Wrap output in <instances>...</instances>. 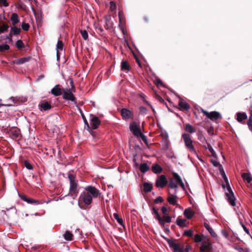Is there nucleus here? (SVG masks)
Masks as SVG:
<instances>
[{
  "label": "nucleus",
  "instance_id": "nucleus-47",
  "mask_svg": "<svg viewBox=\"0 0 252 252\" xmlns=\"http://www.w3.org/2000/svg\"><path fill=\"white\" fill-rule=\"evenodd\" d=\"M202 240V237L199 234H196L194 237V241L196 243L201 242Z\"/></svg>",
  "mask_w": 252,
  "mask_h": 252
},
{
  "label": "nucleus",
  "instance_id": "nucleus-41",
  "mask_svg": "<svg viewBox=\"0 0 252 252\" xmlns=\"http://www.w3.org/2000/svg\"><path fill=\"white\" fill-rule=\"evenodd\" d=\"M12 135L13 137L18 138L20 136V131L18 129L14 130L11 131Z\"/></svg>",
  "mask_w": 252,
  "mask_h": 252
},
{
  "label": "nucleus",
  "instance_id": "nucleus-7",
  "mask_svg": "<svg viewBox=\"0 0 252 252\" xmlns=\"http://www.w3.org/2000/svg\"><path fill=\"white\" fill-rule=\"evenodd\" d=\"M202 112L209 119L213 121H216L218 119H221L222 116L221 114L217 111H212L208 112L207 111L202 109Z\"/></svg>",
  "mask_w": 252,
  "mask_h": 252
},
{
  "label": "nucleus",
  "instance_id": "nucleus-44",
  "mask_svg": "<svg viewBox=\"0 0 252 252\" xmlns=\"http://www.w3.org/2000/svg\"><path fill=\"white\" fill-rule=\"evenodd\" d=\"M10 47L8 45L4 44L0 45V51L1 52L8 50Z\"/></svg>",
  "mask_w": 252,
  "mask_h": 252
},
{
  "label": "nucleus",
  "instance_id": "nucleus-2",
  "mask_svg": "<svg viewBox=\"0 0 252 252\" xmlns=\"http://www.w3.org/2000/svg\"><path fill=\"white\" fill-rule=\"evenodd\" d=\"M68 178L70 183L69 193L71 194L72 197L74 199L78 193L77 190L78 184L74 175L69 174L68 176Z\"/></svg>",
  "mask_w": 252,
  "mask_h": 252
},
{
  "label": "nucleus",
  "instance_id": "nucleus-14",
  "mask_svg": "<svg viewBox=\"0 0 252 252\" xmlns=\"http://www.w3.org/2000/svg\"><path fill=\"white\" fill-rule=\"evenodd\" d=\"M121 115L125 119H133V112L127 108H123L121 111Z\"/></svg>",
  "mask_w": 252,
  "mask_h": 252
},
{
  "label": "nucleus",
  "instance_id": "nucleus-51",
  "mask_svg": "<svg viewBox=\"0 0 252 252\" xmlns=\"http://www.w3.org/2000/svg\"><path fill=\"white\" fill-rule=\"evenodd\" d=\"M156 84L157 86H163L162 81L159 78H156Z\"/></svg>",
  "mask_w": 252,
  "mask_h": 252
},
{
  "label": "nucleus",
  "instance_id": "nucleus-27",
  "mask_svg": "<svg viewBox=\"0 0 252 252\" xmlns=\"http://www.w3.org/2000/svg\"><path fill=\"white\" fill-rule=\"evenodd\" d=\"M144 191L145 193L150 192L153 188L152 184L148 182H145L143 184Z\"/></svg>",
  "mask_w": 252,
  "mask_h": 252
},
{
  "label": "nucleus",
  "instance_id": "nucleus-6",
  "mask_svg": "<svg viewBox=\"0 0 252 252\" xmlns=\"http://www.w3.org/2000/svg\"><path fill=\"white\" fill-rule=\"evenodd\" d=\"M182 138L184 140L185 144L187 148L192 153H195V148L192 144V141L191 139L190 136L187 133L182 134Z\"/></svg>",
  "mask_w": 252,
  "mask_h": 252
},
{
  "label": "nucleus",
  "instance_id": "nucleus-30",
  "mask_svg": "<svg viewBox=\"0 0 252 252\" xmlns=\"http://www.w3.org/2000/svg\"><path fill=\"white\" fill-rule=\"evenodd\" d=\"M139 168H140V171L143 173H146L150 169L149 167L148 166L147 164L146 163H141L140 165Z\"/></svg>",
  "mask_w": 252,
  "mask_h": 252
},
{
  "label": "nucleus",
  "instance_id": "nucleus-35",
  "mask_svg": "<svg viewBox=\"0 0 252 252\" xmlns=\"http://www.w3.org/2000/svg\"><path fill=\"white\" fill-rule=\"evenodd\" d=\"M185 130L186 131L189 132L190 133H193L195 132V130L192 126L189 124H187L185 125Z\"/></svg>",
  "mask_w": 252,
  "mask_h": 252
},
{
  "label": "nucleus",
  "instance_id": "nucleus-64",
  "mask_svg": "<svg viewBox=\"0 0 252 252\" xmlns=\"http://www.w3.org/2000/svg\"><path fill=\"white\" fill-rule=\"evenodd\" d=\"M161 210L162 213L164 215L166 214L167 211V208L165 206H162L161 208Z\"/></svg>",
  "mask_w": 252,
  "mask_h": 252
},
{
  "label": "nucleus",
  "instance_id": "nucleus-49",
  "mask_svg": "<svg viewBox=\"0 0 252 252\" xmlns=\"http://www.w3.org/2000/svg\"><path fill=\"white\" fill-rule=\"evenodd\" d=\"M198 139L202 143L206 142V139L202 133H199L198 135Z\"/></svg>",
  "mask_w": 252,
  "mask_h": 252
},
{
  "label": "nucleus",
  "instance_id": "nucleus-8",
  "mask_svg": "<svg viewBox=\"0 0 252 252\" xmlns=\"http://www.w3.org/2000/svg\"><path fill=\"white\" fill-rule=\"evenodd\" d=\"M85 190L94 198H97L101 195L100 191L95 187L92 186H88L85 187Z\"/></svg>",
  "mask_w": 252,
  "mask_h": 252
},
{
  "label": "nucleus",
  "instance_id": "nucleus-24",
  "mask_svg": "<svg viewBox=\"0 0 252 252\" xmlns=\"http://www.w3.org/2000/svg\"><path fill=\"white\" fill-rule=\"evenodd\" d=\"M30 59L31 57H24L15 60L14 63L17 64H21L29 62Z\"/></svg>",
  "mask_w": 252,
  "mask_h": 252
},
{
  "label": "nucleus",
  "instance_id": "nucleus-20",
  "mask_svg": "<svg viewBox=\"0 0 252 252\" xmlns=\"http://www.w3.org/2000/svg\"><path fill=\"white\" fill-rule=\"evenodd\" d=\"M39 107L44 111L49 110L52 108L51 105L47 101H43L40 103Z\"/></svg>",
  "mask_w": 252,
  "mask_h": 252
},
{
  "label": "nucleus",
  "instance_id": "nucleus-40",
  "mask_svg": "<svg viewBox=\"0 0 252 252\" xmlns=\"http://www.w3.org/2000/svg\"><path fill=\"white\" fill-rule=\"evenodd\" d=\"M207 148L208 149L209 152L212 154V155L213 156V157H215L216 156V152L214 151V150L213 149V147L210 145V144L207 143Z\"/></svg>",
  "mask_w": 252,
  "mask_h": 252
},
{
  "label": "nucleus",
  "instance_id": "nucleus-57",
  "mask_svg": "<svg viewBox=\"0 0 252 252\" xmlns=\"http://www.w3.org/2000/svg\"><path fill=\"white\" fill-rule=\"evenodd\" d=\"M12 34L11 32H10L8 35H5V38L8 40L9 42L12 41Z\"/></svg>",
  "mask_w": 252,
  "mask_h": 252
},
{
  "label": "nucleus",
  "instance_id": "nucleus-58",
  "mask_svg": "<svg viewBox=\"0 0 252 252\" xmlns=\"http://www.w3.org/2000/svg\"><path fill=\"white\" fill-rule=\"evenodd\" d=\"M240 223L242 226V227H243V228L244 229V231L248 234L250 235V232H249V229L246 227V226L240 221Z\"/></svg>",
  "mask_w": 252,
  "mask_h": 252
},
{
  "label": "nucleus",
  "instance_id": "nucleus-21",
  "mask_svg": "<svg viewBox=\"0 0 252 252\" xmlns=\"http://www.w3.org/2000/svg\"><path fill=\"white\" fill-rule=\"evenodd\" d=\"M152 170L154 173L159 174L162 171V168L159 164L156 163L152 166Z\"/></svg>",
  "mask_w": 252,
  "mask_h": 252
},
{
  "label": "nucleus",
  "instance_id": "nucleus-60",
  "mask_svg": "<svg viewBox=\"0 0 252 252\" xmlns=\"http://www.w3.org/2000/svg\"><path fill=\"white\" fill-rule=\"evenodd\" d=\"M221 233L223 235V236H224L226 238H228V233L227 232V231L225 230L222 229L221 230Z\"/></svg>",
  "mask_w": 252,
  "mask_h": 252
},
{
  "label": "nucleus",
  "instance_id": "nucleus-54",
  "mask_svg": "<svg viewBox=\"0 0 252 252\" xmlns=\"http://www.w3.org/2000/svg\"><path fill=\"white\" fill-rule=\"evenodd\" d=\"M138 137H140L144 143H147V137L145 135H144L142 132L138 135Z\"/></svg>",
  "mask_w": 252,
  "mask_h": 252
},
{
  "label": "nucleus",
  "instance_id": "nucleus-61",
  "mask_svg": "<svg viewBox=\"0 0 252 252\" xmlns=\"http://www.w3.org/2000/svg\"><path fill=\"white\" fill-rule=\"evenodd\" d=\"M19 197H20V198L23 200V201L26 202L27 201V198H28L26 195H21V194H19Z\"/></svg>",
  "mask_w": 252,
  "mask_h": 252
},
{
  "label": "nucleus",
  "instance_id": "nucleus-59",
  "mask_svg": "<svg viewBox=\"0 0 252 252\" xmlns=\"http://www.w3.org/2000/svg\"><path fill=\"white\" fill-rule=\"evenodd\" d=\"M110 8L112 10H114L116 8V5L114 2L111 1L110 2Z\"/></svg>",
  "mask_w": 252,
  "mask_h": 252
},
{
  "label": "nucleus",
  "instance_id": "nucleus-53",
  "mask_svg": "<svg viewBox=\"0 0 252 252\" xmlns=\"http://www.w3.org/2000/svg\"><path fill=\"white\" fill-rule=\"evenodd\" d=\"M163 201V199L161 196H158L155 199L154 202L156 204L161 203Z\"/></svg>",
  "mask_w": 252,
  "mask_h": 252
},
{
  "label": "nucleus",
  "instance_id": "nucleus-11",
  "mask_svg": "<svg viewBox=\"0 0 252 252\" xmlns=\"http://www.w3.org/2000/svg\"><path fill=\"white\" fill-rule=\"evenodd\" d=\"M90 121L92 128L93 129H96L98 127V126L100 124V121L94 115H90Z\"/></svg>",
  "mask_w": 252,
  "mask_h": 252
},
{
  "label": "nucleus",
  "instance_id": "nucleus-37",
  "mask_svg": "<svg viewBox=\"0 0 252 252\" xmlns=\"http://www.w3.org/2000/svg\"><path fill=\"white\" fill-rule=\"evenodd\" d=\"M15 45L18 49H22L25 47L24 44L21 40H17L16 42Z\"/></svg>",
  "mask_w": 252,
  "mask_h": 252
},
{
  "label": "nucleus",
  "instance_id": "nucleus-42",
  "mask_svg": "<svg viewBox=\"0 0 252 252\" xmlns=\"http://www.w3.org/2000/svg\"><path fill=\"white\" fill-rule=\"evenodd\" d=\"M184 235L189 237H192L193 236V232L192 230L188 229L184 231Z\"/></svg>",
  "mask_w": 252,
  "mask_h": 252
},
{
  "label": "nucleus",
  "instance_id": "nucleus-29",
  "mask_svg": "<svg viewBox=\"0 0 252 252\" xmlns=\"http://www.w3.org/2000/svg\"><path fill=\"white\" fill-rule=\"evenodd\" d=\"M242 177L244 180L246 181L248 183H250L252 181V177L250 173H244L242 175Z\"/></svg>",
  "mask_w": 252,
  "mask_h": 252
},
{
  "label": "nucleus",
  "instance_id": "nucleus-52",
  "mask_svg": "<svg viewBox=\"0 0 252 252\" xmlns=\"http://www.w3.org/2000/svg\"><path fill=\"white\" fill-rule=\"evenodd\" d=\"M221 176H222V178L223 179L224 181L225 184L229 183L228 180L225 174L224 170H222V173H221Z\"/></svg>",
  "mask_w": 252,
  "mask_h": 252
},
{
  "label": "nucleus",
  "instance_id": "nucleus-32",
  "mask_svg": "<svg viewBox=\"0 0 252 252\" xmlns=\"http://www.w3.org/2000/svg\"><path fill=\"white\" fill-rule=\"evenodd\" d=\"M204 226L205 228L208 231L210 234L213 237H216L217 236L216 233L214 232L212 228L207 223H204Z\"/></svg>",
  "mask_w": 252,
  "mask_h": 252
},
{
  "label": "nucleus",
  "instance_id": "nucleus-13",
  "mask_svg": "<svg viewBox=\"0 0 252 252\" xmlns=\"http://www.w3.org/2000/svg\"><path fill=\"white\" fill-rule=\"evenodd\" d=\"M129 129L133 134L136 136H138V135L141 133L139 126H138L135 122H132L130 124Z\"/></svg>",
  "mask_w": 252,
  "mask_h": 252
},
{
  "label": "nucleus",
  "instance_id": "nucleus-28",
  "mask_svg": "<svg viewBox=\"0 0 252 252\" xmlns=\"http://www.w3.org/2000/svg\"><path fill=\"white\" fill-rule=\"evenodd\" d=\"M26 202L30 204H34L36 205L42 204V202L38 200H35L32 198H28Z\"/></svg>",
  "mask_w": 252,
  "mask_h": 252
},
{
  "label": "nucleus",
  "instance_id": "nucleus-31",
  "mask_svg": "<svg viewBox=\"0 0 252 252\" xmlns=\"http://www.w3.org/2000/svg\"><path fill=\"white\" fill-rule=\"evenodd\" d=\"M11 32L12 35H17L20 34L21 32V29L19 28H17V27L13 26L11 27Z\"/></svg>",
  "mask_w": 252,
  "mask_h": 252
},
{
  "label": "nucleus",
  "instance_id": "nucleus-38",
  "mask_svg": "<svg viewBox=\"0 0 252 252\" xmlns=\"http://www.w3.org/2000/svg\"><path fill=\"white\" fill-rule=\"evenodd\" d=\"M113 217L120 225H124L123 219L122 218H120V217L118 214L114 213L113 214Z\"/></svg>",
  "mask_w": 252,
  "mask_h": 252
},
{
  "label": "nucleus",
  "instance_id": "nucleus-10",
  "mask_svg": "<svg viewBox=\"0 0 252 252\" xmlns=\"http://www.w3.org/2000/svg\"><path fill=\"white\" fill-rule=\"evenodd\" d=\"M168 181L164 175H161L156 181V185L158 188H163L167 184Z\"/></svg>",
  "mask_w": 252,
  "mask_h": 252
},
{
  "label": "nucleus",
  "instance_id": "nucleus-56",
  "mask_svg": "<svg viewBox=\"0 0 252 252\" xmlns=\"http://www.w3.org/2000/svg\"><path fill=\"white\" fill-rule=\"evenodd\" d=\"M0 4L2 5L4 7H7L9 5V4L7 2V0H0Z\"/></svg>",
  "mask_w": 252,
  "mask_h": 252
},
{
  "label": "nucleus",
  "instance_id": "nucleus-9",
  "mask_svg": "<svg viewBox=\"0 0 252 252\" xmlns=\"http://www.w3.org/2000/svg\"><path fill=\"white\" fill-rule=\"evenodd\" d=\"M93 197L86 191L81 193L79 197V201L83 202L85 204L89 205L93 201Z\"/></svg>",
  "mask_w": 252,
  "mask_h": 252
},
{
  "label": "nucleus",
  "instance_id": "nucleus-45",
  "mask_svg": "<svg viewBox=\"0 0 252 252\" xmlns=\"http://www.w3.org/2000/svg\"><path fill=\"white\" fill-rule=\"evenodd\" d=\"M140 113L142 115H145L147 114L148 110L144 106H141L139 108Z\"/></svg>",
  "mask_w": 252,
  "mask_h": 252
},
{
  "label": "nucleus",
  "instance_id": "nucleus-22",
  "mask_svg": "<svg viewBox=\"0 0 252 252\" xmlns=\"http://www.w3.org/2000/svg\"><path fill=\"white\" fill-rule=\"evenodd\" d=\"M10 20L12 22V25L15 26L19 22L18 15L16 13H12L10 17Z\"/></svg>",
  "mask_w": 252,
  "mask_h": 252
},
{
  "label": "nucleus",
  "instance_id": "nucleus-1",
  "mask_svg": "<svg viewBox=\"0 0 252 252\" xmlns=\"http://www.w3.org/2000/svg\"><path fill=\"white\" fill-rule=\"evenodd\" d=\"M172 175L173 179H170L169 180V187L171 189H177L178 188V184H179L182 188L184 189L185 185L179 174L176 172H173Z\"/></svg>",
  "mask_w": 252,
  "mask_h": 252
},
{
  "label": "nucleus",
  "instance_id": "nucleus-46",
  "mask_svg": "<svg viewBox=\"0 0 252 252\" xmlns=\"http://www.w3.org/2000/svg\"><path fill=\"white\" fill-rule=\"evenodd\" d=\"M21 28L23 30L28 31L29 30L30 25L28 23L23 22L21 25Z\"/></svg>",
  "mask_w": 252,
  "mask_h": 252
},
{
  "label": "nucleus",
  "instance_id": "nucleus-18",
  "mask_svg": "<svg viewBox=\"0 0 252 252\" xmlns=\"http://www.w3.org/2000/svg\"><path fill=\"white\" fill-rule=\"evenodd\" d=\"M51 93L56 96L61 95L62 94L61 89L59 85H56L51 90Z\"/></svg>",
  "mask_w": 252,
  "mask_h": 252
},
{
  "label": "nucleus",
  "instance_id": "nucleus-34",
  "mask_svg": "<svg viewBox=\"0 0 252 252\" xmlns=\"http://www.w3.org/2000/svg\"><path fill=\"white\" fill-rule=\"evenodd\" d=\"M73 235L69 231H65L63 235V238L65 240L71 241L72 239Z\"/></svg>",
  "mask_w": 252,
  "mask_h": 252
},
{
  "label": "nucleus",
  "instance_id": "nucleus-55",
  "mask_svg": "<svg viewBox=\"0 0 252 252\" xmlns=\"http://www.w3.org/2000/svg\"><path fill=\"white\" fill-rule=\"evenodd\" d=\"M163 219H164V220L163 219V220H164V223L165 222L169 223L171 221V217L170 216H167V217L165 216L163 217Z\"/></svg>",
  "mask_w": 252,
  "mask_h": 252
},
{
  "label": "nucleus",
  "instance_id": "nucleus-12",
  "mask_svg": "<svg viewBox=\"0 0 252 252\" xmlns=\"http://www.w3.org/2000/svg\"><path fill=\"white\" fill-rule=\"evenodd\" d=\"M63 97L65 100H70L71 101H74L76 99L75 97L74 96L70 89H66V90L64 91Z\"/></svg>",
  "mask_w": 252,
  "mask_h": 252
},
{
  "label": "nucleus",
  "instance_id": "nucleus-25",
  "mask_svg": "<svg viewBox=\"0 0 252 252\" xmlns=\"http://www.w3.org/2000/svg\"><path fill=\"white\" fill-rule=\"evenodd\" d=\"M130 69V66L127 61L123 60L121 63V70L127 72Z\"/></svg>",
  "mask_w": 252,
  "mask_h": 252
},
{
  "label": "nucleus",
  "instance_id": "nucleus-43",
  "mask_svg": "<svg viewBox=\"0 0 252 252\" xmlns=\"http://www.w3.org/2000/svg\"><path fill=\"white\" fill-rule=\"evenodd\" d=\"M80 32L83 38L86 40L88 38V33L87 31L86 30H81Z\"/></svg>",
  "mask_w": 252,
  "mask_h": 252
},
{
  "label": "nucleus",
  "instance_id": "nucleus-26",
  "mask_svg": "<svg viewBox=\"0 0 252 252\" xmlns=\"http://www.w3.org/2000/svg\"><path fill=\"white\" fill-rule=\"evenodd\" d=\"M176 224L181 227H187L186 220L178 218L176 221Z\"/></svg>",
  "mask_w": 252,
  "mask_h": 252
},
{
  "label": "nucleus",
  "instance_id": "nucleus-50",
  "mask_svg": "<svg viewBox=\"0 0 252 252\" xmlns=\"http://www.w3.org/2000/svg\"><path fill=\"white\" fill-rule=\"evenodd\" d=\"M211 162L212 164L215 167L220 166L221 167V165L217 160H211Z\"/></svg>",
  "mask_w": 252,
  "mask_h": 252
},
{
  "label": "nucleus",
  "instance_id": "nucleus-16",
  "mask_svg": "<svg viewBox=\"0 0 252 252\" xmlns=\"http://www.w3.org/2000/svg\"><path fill=\"white\" fill-rule=\"evenodd\" d=\"M236 120L239 123H242L244 120L247 119V115L245 112H238L236 114Z\"/></svg>",
  "mask_w": 252,
  "mask_h": 252
},
{
  "label": "nucleus",
  "instance_id": "nucleus-19",
  "mask_svg": "<svg viewBox=\"0 0 252 252\" xmlns=\"http://www.w3.org/2000/svg\"><path fill=\"white\" fill-rule=\"evenodd\" d=\"M211 250V246L209 243L204 242L202 243L201 246L200 248V252H206Z\"/></svg>",
  "mask_w": 252,
  "mask_h": 252
},
{
  "label": "nucleus",
  "instance_id": "nucleus-3",
  "mask_svg": "<svg viewBox=\"0 0 252 252\" xmlns=\"http://www.w3.org/2000/svg\"><path fill=\"white\" fill-rule=\"evenodd\" d=\"M221 186L224 189H225V187L226 188L228 192H225V195L229 203L232 206H235V197L234 195V193L230 187L229 183H228L225 184H222Z\"/></svg>",
  "mask_w": 252,
  "mask_h": 252
},
{
  "label": "nucleus",
  "instance_id": "nucleus-17",
  "mask_svg": "<svg viewBox=\"0 0 252 252\" xmlns=\"http://www.w3.org/2000/svg\"><path fill=\"white\" fill-rule=\"evenodd\" d=\"M177 198V196L176 193H174L172 194H170L169 196L167 198V200L171 205H175L177 204L176 200Z\"/></svg>",
  "mask_w": 252,
  "mask_h": 252
},
{
  "label": "nucleus",
  "instance_id": "nucleus-5",
  "mask_svg": "<svg viewBox=\"0 0 252 252\" xmlns=\"http://www.w3.org/2000/svg\"><path fill=\"white\" fill-rule=\"evenodd\" d=\"M163 238L166 241L169 247L173 249V252H185L184 247L177 243L176 240L167 238L165 237Z\"/></svg>",
  "mask_w": 252,
  "mask_h": 252
},
{
  "label": "nucleus",
  "instance_id": "nucleus-36",
  "mask_svg": "<svg viewBox=\"0 0 252 252\" xmlns=\"http://www.w3.org/2000/svg\"><path fill=\"white\" fill-rule=\"evenodd\" d=\"M9 28V27L7 24L4 23H2V26H0V34L7 31Z\"/></svg>",
  "mask_w": 252,
  "mask_h": 252
},
{
  "label": "nucleus",
  "instance_id": "nucleus-33",
  "mask_svg": "<svg viewBox=\"0 0 252 252\" xmlns=\"http://www.w3.org/2000/svg\"><path fill=\"white\" fill-rule=\"evenodd\" d=\"M179 106L181 108L186 111L189 110V109L190 108V106L189 104H188L186 102H183L182 101L179 102Z\"/></svg>",
  "mask_w": 252,
  "mask_h": 252
},
{
  "label": "nucleus",
  "instance_id": "nucleus-48",
  "mask_svg": "<svg viewBox=\"0 0 252 252\" xmlns=\"http://www.w3.org/2000/svg\"><path fill=\"white\" fill-rule=\"evenodd\" d=\"M24 165L29 170H31L33 168L32 165L27 160L25 161Z\"/></svg>",
  "mask_w": 252,
  "mask_h": 252
},
{
  "label": "nucleus",
  "instance_id": "nucleus-63",
  "mask_svg": "<svg viewBox=\"0 0 252 252\" xmlns=\"http://www.w3.org/2000/svg\"><path fill=\"white\" fill-rule=\"evenodd\" d=\"M69 82L70 85L71 87V88L72 89H74L75 88V86H74V83H73V79L72 78H69Z\"/></svg>",
  "mask_w": 252,
  "mask_h": 252
},
{
  "label": "nucleus",
  "instance_id": "nucleus-62",
  "mask_svg": "<svg viewBox=\"0 0 252 252\" xmlns=\"http://www.w3.org/2000/svg\"><path fill=\"white\" fill-rule=\"evenodd\" d=\"M191 246L190 245H188L186 247V248H184V251L185 252H189V250L191 249Z\"/></svg>",
  "mask_w": 252,
  "mask_h": 252
},
{
  "label": "nucleus",
  "instance_id": "nucleus-4",
  "mask_svg": "<svg viewBox=\"0 0 252 252\" xmlns=\"http://www.w3.org/2000/svg\"><path fill=\"white\" fill-rule=\"evenodd\" d=\"M221 186L224 189H225V187L226 188L228 192H225V195L229 203L232 206H235V197L234 195V193L230 187L229 183H228L225 184H222Z\"/></svg>",
  "mask_w": 252,
  "mask_h": 252
},
{
  "label": "nucleus",
  "instance_id": "nucleus-23",
  "mask_svg": "<svg viewBox=\"0 0 252 252\" xmlns=\"http://www.w3.org/2000/svg\"><path fill=\"white\" fill-rule=\"evenodd\" d=\"M184 215L188 219H190L194 215V213L191 209L187 208L185 210Z\"/></svg>",
  "mask_w": 252,
  "mask_h": 252
},
{
  "label": "nucleus",
  "instance_id": "nucleus-39",
  "mask_svg": "<svg viewBox=\"0 0 252 252\" xmlns=\"http://www.w3.org/2000/svg\"><path fill=\"white\" fill-rule=\"evenodd\" d=\"M63 42L62 41L59 40L58 41V42H57V44L56 50H57V51H59V50L62 51L63 49Z\"/></svg>",
  "mask_w": 252,
  "mask_h": 252
},
{
  "label": "nucleus",
  "instance_id": "nucleus-15",
  "mask_svg": "<svg viewBox=\"0 0 252 252\" xmlns=\"http://www.w3.org/2000/svg\"><path fill=\"white\" fill-rule=\"evenodd\" d=\"M152 214L155 215V218L157 219L160 225L161 226H164V221L163 220V219L161 218L158 212V210L154 207H153L152 209Z\"/></svg>",
  "mask_w": 252,
  "mask_h": 252
}]
</instances>
